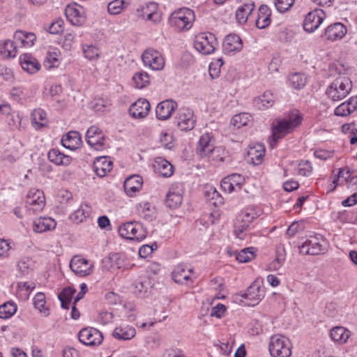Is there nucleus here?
I'll use <instances>...</instances> for the list:
<instances>
[{
    "label": "nucleus",
    "mask_w": 357,
    "mask_h": 357,
    "mask_svg": "<svg viewBox=\"0 0 357 357\" xmlns=\"http://www.w3.org/2000/svg\"><path fill=\"white\" fill-rule=\"evenodd\" d=\"M303 117L298 112H294L284 119L276 121L272 126V139L270 146L273 148L278 140L291 132L302 122Z\"/></svg>",
    "instance_id": "nucleus-1"
},
{
    "label": "nucleus",
    "mask_w": 357,
    "mask_h": 357,
    "mask_svg": "<svg viewBox=\"0 0 357 357\" xmlns=\"http://www.w3.org/2000/svg\"><path fill=\"white\" fill-rule=\"evenodd\" d=\"M197 153L202 158L207 157L215 162H223L225 150L215 146V139L211 133L201 135L197 147Z\"/></svg>",
    "instance_id": "nucleus-2"
},
{
    "label": "nucleus",
    "mask_w": 357,
    "mask_h": 357,
    "mask_svg": "<svg viewBox=\"0 0 357 357\" xmlns=\"http://www.w3.org/2000/svg\"><path fill=\"white\" fill-rule=\"evenodd\" d=\"M352 83L350 78L345 75L338 76L328 87L326 94L333 101L344 98L351 91Z\"/></svg>",
    "instance_id": "nucleus-3"
},
{
    "label": "nucleus",
    "mask_w": 357,
    "mask_h": 357,
    "mask_svg": "<svg viewBox=\"0 0 357 357\" xmlns=\"http://www.w3.org/2000/svg\"><path fill=\"white\" fill-rule=\"evenodd\" d=\"M292 345L289 340L279 334L270 337L268 351L271 357H290Z\"/></svg>",
    "instance_id": "nucleus-4"
},
{
    "label": "nucleus",
    "mask_w": 357,
    "mask_h": 357,
    "mask_svg": "<svg viewBox=\"0 0 357 357\" xmlns=\"http://www.w3.org/2000/svg\"><path fill=\"white\" fill-rule=\"evenodd\" d=\"M119 235L126 239L141 241L145 238L146 231L139 222H125L119 227Z\"/></svg>",
    "instance_id": "nucleus-5"
},
{
    "label": "nucleus",
    "mask_w": 357,
    "mask_h": 357,
    "mask_svg": "<svg viewBox=\"0 0 357 357\" xmlns=\"http://www.w3.org/2000/svg\"><path fill=\"white\" fill-rule=\"evenodd\" d=\"M195 20L194 12L187 8H183L172 13L169 22L178 30H188Z\"/></svg>",
    "instance_id": "nucleus-6"
},
{
    "label": "nucleus",
    "mask_w": 357,
    "mask_h": 357,
    "mask_svg": "<svg viewBox=\"0 0 357 357\" xmlns=\"http://www.w3.org/2000/svg\"><path fill=\"white\" fill-rule=\"evenodd\" d=\"M326 243L325 239L321 235L310 236L300 247L301 254L307 255H317L324 254L326 252Z\"/></svg>",
    "instance_id": "nucleus-7"
},
{
    "label": "nucleus",
    "mask_w": 357,
    "mask_h": 357,
    "mask_svg": "<svg viewBox=\"0 0 357 357\" xmlns=\"http://www.w3.org/2000/svg\"><path fill=\"white\" fill-rule=\"evenodd\" d=\"M217 44L215 36L211 33H200L195 36L194 40L195 50L204 55L212 54Z\"/></svg>",
    "instance_id": "nucleus-8"
},
{
    "label": "nucleus",
    "mask_w": 357,
    "mask_h": 357,
    "mask_svg": "<svg viewBox=\"0 0 357 357\" xmlns=\"http://www.w3.org/2000/svg\"><path fill=\"white\" fill-rule=\"evenodd\" d=\"M142 59L145 66L153 70H161L165 67V59L162 54L153 50L148 49L142 55Z\"/></svg>",
    "instance_id": "nucleus-9"
},
{
    "label": "nucleus",
    "mask_w": 357,
    "mask_h": 357,
    "mask_svg": "<svg viewBox=\"0 0 357 357\" xmlns=\"http://www.w3.org/2000/svg\"><path fill=\"white\" fill-rule=\"evenodd\" d=\"M175 119L177 127L183 131L192 130L196 123V117L193 112L188 108L180 109Z\"/></svg>",
    "instance_id": "nucleus-10"
},
{
    "label": "nucleus",
    "mask_w": 357,
    "mask_h": 357,
    "mask_svg": "<svg viewBox=\"0 0 357 357\" xmlns=\"http://www.w3.org/2000/svg\"><path fill=\"white\" fill-rule=\"evenodd\" d=\"M72 271L79 277H85L92 273L93 264L80 256H74L70 263Z\"/></svg>",
    "instance_id": "nucleus-11"
},
{
    "label": "nucleus",
    "mask_w": 357,
    "mask_h": 357,
    "mask_svg": "<svg viewBox=\"0 0 357 357\" xmlns=\"http://www.w3.org/2000/svg\"><path fill=\"white\" fill-rule=\"evenodd\" d=\"M80 342L86 346H96L103 340L102 333L95 328L87 327L82 328L78 333Z\"/></svg>",
    "instance_id": "nucleus-12"
},
{
    "label": "nucleus",
    "mask_w": 357,
    "mask_h": 357,
    "mask_svg": "<svg viewBox=\"0 0 357 357\" xmlns=\"http://www.w3.org/2000/svg\"><path fill=\"white\" fill-rule=\"evenodd\" d=\"M86 141L93 149L102 150L105 147V139L102 131L95 126H91L86 132Z\"/></svg>",
    "instance_id": "nucleus-13"
},
{
    "label": "nucleus",
    "mask_w": 357,
    "mask_h": 357,
    "mask_svg": "<svg viewBox=\"0 0 357 357\" xmlns=\"http://www.w3.org/2000/svg\"><path fill=\"white\" fill-rule=\"evenodd\" d=\"M26 204L28 209L33 213L40 212L45 204L43 192L38 189L30 190L26 197Z\"/></svg>",
    "instance_id": "nucleus-14"
},
{
    "label": "nucleus",
    "mask_w": 357,
    "mask_h": 357,
    "mask_svg": "<svg viewBox=\"0 0 357 357\" xmlns=\"http://www.w3.org/2000/svg\"><path fill=\"white\" fill-rule=\"evenodd\" d=\"M183 188L181 183L172 184L165 198V204L169 208H176L182 203Z\"/></svg>",
    "instance_id": "nucleus-15"
},
{
    "label": "nucleus",
    "mask_w": 357,
    "mask_h": 357,
    "mask_svg": "<svg viewBox=\"0 0 357 357\" xmlns=\"http://www.w3.org/2000/svg\"><path fill=\"white\" fill-rule=\"evenodd\" d=\"M65 13L68 21L74 26H81L85 22V10L77 3L67 6Z\"/></svg>",
    "instance_id": "nucleus-16"
},
{
    "label": "nucleus",
    "mask_w": 357,
    "mask_h": 357,
    "mask_svg": "<svg viewBox=\"0 0 357 357\" xmlns=\"http://www.w3.org/2000/svg\"><path fill=\"white\" fill-rule=\"evenodd\" d=\"M326 15L321 9H315L310 12L303 22L304 29L309 33L314 31L321 25Z\"/></svg>",
    "instance_id": "nucleus-17"
},
{
    "label": "nucleus",
    "mask_w": 357,
    "mask_h": 357,
    "mask_svg": "<svg viewBox=\"0 0 357 357\" xmlns=\"http://www.w3.org/2000/svg\"><path fill=\"white\" fill-rule=\"evenodd\" d=\"M245 182L244 178L238 174H233L225 177L221 182L222 189L228 193L241 190Z\"/></svg>",
    "instance_id": "nucleus-18"
},
{
    "label": "nucleus",
    "mask_w": 357,
    "mask_h": 357,
    "mask_svg": "<svg viewBox=\"0 0 357 357\" xmlns=\"http://www.w3.org/2000/svg\"><path fill=\"white\" fill-rule=\"evenodd\" d=\"M193 268L187 267L185 265L178 264L172 273V277L176 283L184 284L193 282Z\"/></svg>",
    "instance_id": "nucleus-19"
},
{
    "label": "nucleus",
    "mask_w": 357,
    "mask_h": 357,
    "mask_svg": "<svg viewBox=\"0 0 357 357\" xmlns=\"http://www.w3.org/2000/svg\"><path fill=\"white\" fill-rule=\"evenodd\" d=\"M150 109L149 102L146 99L139 98L130 105L129 112L135 119H142L149 114Z\"/></svg>",
    "instance_id": "nucleus-20"
},
{
    "label": "nucleus",
    "mask_w": 357,
    "mask_h": 357,
    "mask_svg": "<svg viewBox=\"0 0 357 357\" xmlns=\"http://www.w3.org/2000/svg\"><path fill=\"white\" fill-rule=\"evenodd\" d=\"M264 287L257 282H254L246 290L244 298L250 302L249 305L255 306L264 297Z\"/></svg>",
    "instance_id": "nucleus-21"
},
{
    "label": "nucleus",
    "mask_w": 357,
    "mask_h": 357,
    "mask_svg": "<svg viewBox=\"0 0 357 357\" xmlns=\"http://www.w3.org/2000/svg\"><path fill=\"white\" fill-rule=\"evenodd\" d=\"M137 12L143 19L154 23L160 22L161 19L160 13L158 12V4L154 2H149L142 6L137 9Z\"/></svg>",
    "instance_id": "nucleus-22"
},
{
    "label": "nucleus",
    "mask_w": 357,
    "mask_h": 357,
    "mask_svg": "<svg viewBox=\"0 0 357 357\" xmlns=\"http://www.w3.org/2000/svg\"><path fill=\"white\" fill-rule=\"evenodd\" d=\"M176 108L177 103L172 100L162 101L155 108L156 117L160 120L168 119Z\"/></svg>",
    "instance_id": "nucleus-23"
},
{
    "label": "nucleus",
    "mask_w": 357,
    "mask_h": 357,
    "mask_svg": "<svg viewBox=\"0 0 357 357\" xmlns=\"http://www.w3.org/2000/svg\"><path fill=\"white\" fill-rule=\"evenodd\" d=\"M346 26L337 22L329 25L325 30L324 37L326 40L335 41L342 39L347 33Z\"/></svg>",
    "instance_id": "nucleus-24"
},
{
    "label": "nucleus",
    "mask_w": 357,
    "mask_h": 357,
    "mask_svg": "<svg viewBox=\"0 0 357 357\" xmlns=\"http://www.w3.org/2000/svg\"><path fill=\"white\" fill-rule=\"evenodd\" d=\"M102 264L107 270L126 269L127 265L123 256L119 253H113L102 259Z\"/></svg>",
    "instance_id": "nucleus-25"
},
{
    "label": "nucleus",
    "mask_w": 357,
    "mask_h": 357,
    "mask_svg": "<svg viewBox=\"0 0 357 357\" xmlns=\"http://www.w3.org/2000/svg\"><path fill=\"white\" fill-rule=\"evenodd\" d=\"M223 51L227 54L240 52L243 48L241 38L236 34L227 35L222 44Z\"/></svg>",
    "instance_id": "nucleus-26"
},
{
    "label": "nucleus",
    "mask_w": 357,
    "mask_h": 357,
    "mask_svg": "<svg viewBox=\"0 0 357 357\" xmlns=\"http://www.w3.org/2000/svg\"><path fill=\"white\" fill-rule=\"evenodd\" d=\"M20 62L22 69L30 74L36 73L40 68V63L29 54L21 55Z\"/></svg>",
    "instance_id": "nucleus-27"
},
{
    "label": "nucleus",
    "mask_w": 357,
    "mask_h": 357,
    "mask_svg": "<svg viewBox=\"0 0 357 357\" xmlns=\"http://www.w3.org/2000/svg\"><path fill=\"white\" fill-rule=\"evenodd\" d=\"M56 222L50 217H40L34 220L33 229L36 233H43L56 227Z\"/></svg>",
    "instance_id": "nucleus-28"
},
{
    "label": "nucleus",
    "mask_w": 357,
    "mask_h": 357,
    "mask_svg": "<svg viewBox=\"0 0 357 357\" xmlns=\"http://www.w3.org/2000/svg\"><path fill=\"white\" fill-rule=\"evenodd\" d=\"M153 168L155 172L164 177H169L174 172L173 165L161 157H158L155 159Z\"/></svg>",
    "instance_id": "nucleus-29"
},
{
    "label": "nucleus",
    "mask_w": 357,
    "mask_h": 357,
    "mask_svg": "<svg viewBox=\"0 0 357 357\" xmlns=\"http://www.w3.org/2000/svg\"><path fill=\"white\" fill-rule=\"evenodd\" d=\"M93 169L96 175L105 176L112 168V162L107 157H99L93 162Z\"/></svg>",
    "instance_id": "nucleus-30"
},
{
    "label": "nucleus",
    "mask_w": 357,
    "mask_h": 357,
    "mask_svg": "<svg viewBox=\"0 0 357 357\" xmlns=\"http://www.w3.org/2000/svg\"><path fill=\"white\" fill-rule=\"evenodd\" d=\"M143 180L138 175H132L126 179L124 181V190L126 194L132 197L135 192H138L142 187Z\"/></svg>",
    "instance_id": "nucleus-31"
},
{
    "label": "nucleus",
    "mask_w": 357,
    "mask_h": 357,
    "mask_svg": "<svg viewBox=\"0 0 357 357\" xmlns=\"http://www.w3.org/2000/svg\"><path fill=\"white\" fill-rule=\"evenodd\" d=\"M135 328L126 324H122L116 327L112 333L114 338L120 340H131L135 336Z\"/></svg>",
    "instance_id": "nucleus-32"
},
{
    "label": "nucleus",
    "mask_w": 357,
    "mask_h": 357,
    "mask_svg": "<svg viewBox=\"0 0 357 357\" xmlns=\"http://www.w3.org/2000/svg\"><path fill=\"white\" fill-rule=\"evenodd\" d=\"M357 108V97H351L347 102H342L335 109V114L338 116H347Z\"/></svg>",
    "instance_id": "nucleus-33"
},
{
    "label": "nucleus",
    "mask_w": 357,
    "mask_h": 357,
    "mask_svg": "<svg viewBox=\"0 0 357 357\" xmlns=\"http://www.w3.org/2000/svg\"><path fill=\"white\" fill-rule=\"evenodd\" d=\"M261 213V210L259 207L249 206L244 208V210L238 215V221L245 222L246 224H250L254 219L258 218Z\"/></svg>",
    "instance_id": "nucleus-34"
},
{
    "label": "nucleus",
    "mask_w": 357,
    "mask_h": 357,
    "mask_svg": "<svg viewBox=\"0 0 357 357\" xmlns=\"http://www.w3.org/2000/svg\"><path fill=\"white\" fill-rule=\"evenodd\" d=\"M47 158L49 160L56 165L68 166L72 162L70 156L61 153L58 149H52L48 152Z\"/></svg>",
    "instance_id": "nucleus-35"
},
{
    "label": "nucleus",
    "mask_w": 357,
    "mask_h": 357,
    "mask_svg": "<svg viewBox=\"0 0 357 357\" xmlns=\"http://www.w3.org/2000/svg\"><path fill=\"white\" fill-rule=\"evenodd\" d=\"M63 146L68 149L74 150L81 144V137L78 132L70 131L61 139Z\"/></svg>",
    "instance_id": "nucleus-36"
},
{
    "label": "nucleus",
    "mask_w": 357,
    "mask_h": 357,
    "mask_svg": "<svg viewBox=\"0 0 357 357\" xmlns=\"http://www.w3.org/2000/svg\"><path fill=\"white\" fill-rule=\"evenodd\" d=\"M32 126L36 129H40L46 127L48 123L46 112L40 109H35L31 114Z\"/></svg>",
    "instance_id": "nucleus-37"
},
{
    "label": "nucleus",
    "mask_w": 357,
    "mask_h": 357,
    "mask_svg": "<svg viewBox=\"0 0 357 357\" xmlns=\"http://www.w3.org/2000/svg\"><path fill=\"white\" fill-rule=\"evenodd\" d=\"M255 23L259 29H264L270 24L271 10L267 6L262 5L259 7Z\"/></svg>",
    "instance_id": "nucleus-38"
},
{
    "label": "nucleus",
    "mask_w": 357,
    "mask_h": 357,
    "mask_svg": "<svg viewBox=\"0 0 357 357\" xmlns=\"http://www.w3.org/2000/svg\"><path fill=\"white\" fill-rule=\"evenodd\" d=\"M136 212L141 218L151 221L155 217V208L149 202L139 203L136 206Z\"/></svg>",
    "instance_id": "nucleus-39"
},
{
    "label": "nucleus",
    "mask_w": 357,
    "mask_h": 357,
    "mask_svg": "<svg viewBox=\"0 0 357 357\" xmlns=\"http://www.w3.org/2000/svg\"><path fill=\"white\" fill-rule=\"evenodd\" d=\"M350 336L351 332L347 328L342 326L334 327L331 331L332 340L340 344L347 342Z\"/></svg>",
    "instance_id": "nucleus-40"
},
{
    "label": "nucleus",
    "mask_w": 357,
    "mask_h": 357,
    "mask_svg": "<svg viewBox=\"0 0 357 357\" xmlns=\"http://www.w3.org/2000/svg\"><path fill=\"white\" fill-rule=\"evenodd\" d=\"M17 47L13 41L3 40L0 41V54L3 58H14L17 55Z\"/></svg>",
    "instance_id": "nucleus-41"
},
{
    "label": "nucleus",
    "mask_w": 357,
    "mask_h": 357,
    "mask_svg": "<svg viewBox=\"0 0 357 357\" xmlns=\"http://www.w3.org/2000/svg\"><path fill=\"white\" fill-rule=\"evenodd\" d=\"M15 39L20 42L24 47H31L33 45L36 37L33 33L17 31L14 34Z\"/></svg>",
    "instance_id": "nucleus-42"
},
{
    "label": "nucleus",
    "mask_w": 357,
    "mask_h": 357,
    "mask_svg": "<svg viewBox=\"0 0 357 357\" xmlns=\"http://www.w3.org/2000/svg\"><path fill=\"white\" fill-rule=\"evenodd\" d=\"M254 8L255 4L252 2L244 3L238 7L236 13V18L238 23L243 24L246 22Z\"/></svg>",
    "instance_id": "nucleus-43"
},
{
    "label": "nucleus",
    "mask_w": 357,
    "mask_h": 357,
    "mask_svg": "<svg viewBox=\"0 0 357 357\" xmlns=\"http://www.w3.org/2000/svg\"><path fill=\"white\" fill-rule=\"evenodd\" d=\"M248 156L252 162L255 165L261 163L263 158L265 155V148L261 144H257L253 147H250L248 151Z\"/></svg>",
    "instance_id": "nucleus-44"
},
{
    "label": "nucleus",
    "mask_w": 357,
    "mask_h": 357,
    "mask_svg": "<svg viewBox=\"0 0 357 357\" xmlns=\"http://www.w3.org/2000/svg\"><path fill=\"white\" fill-rule=\"evenodd\" d=\"M91 208L86 205H81L78 209L75 211L73 213L70 215V218L74 222L79 224L84 222L90 215Z\"/></svg>",
    "instance_id": "nucleus-45"
},
{
    "label": "nucleus",
    "mask_w": 357,
    "mask_h": 357,
    "mask_svg": "<svg viewBox=\"0 0 357 357\" xmlns=\"http://www.w3.org/2000/svg\"><path fill=\"white\" fill-rule=\"evenodd\" d=\"M61 54L59 50L49 51L44 61V66L47 69L57 68L60 64Z\"/></svg>",
    "instance_id": "nucleus-46"
},
{
    "label": "nucleus",
    "mask_w": 357,
    "mask_h": 357,
    "mask_svg": "<svg viewBox=\"0 0 357 357\" xmlns=\"http://www.w3.org/2000/svg\"><path fill=\"white\" fill-rule=\"evenodd\" d=\"M274 103V97L272 93L265 92L262 96L255 100V105L260 109H267Z\"/></svg>",
    "instance_id": "nucleus-47"
},
{
    "label": "nucleus",
    "mask_w": 357,
    "mask_h": 357,
    "mask_svg": "<svg viewBox=\"0 0 357 357\" xmlns=\"http://www.w3.org/2000/svg\"><path fill=\"white\" fill-rule=\"evenodd\" d=\"M134 86L137 89H143L150 83V77L146 72H137L132 76Z\"/></svg>",
    "instance_id": "nucleus-48"
},
{
    "label": "nucleus",
    "mask_w": 357,
    "mask_h": 357,
    "mask_svg": "<svg viewBox=\"0 0 357 357\" xmlns=\"http://www.w3.org/2000/svg\"><path fill=\"white\" fill-rule=\"evenodd\" d=\"M289 84L296 89L303 88L307 82V77L305 74L295 73L289 77Z\"/></svg>",
    "instance_id": "nucleus-49"
},
{
    "label": "nucleus",
    "mask_w": 357,
    "mask_h": 357,
    "mask_svg": "<svg viewBox=\"0 0 357 357\" xmlns=\"http://www.w3.org/2000/svg\"><path fill=\"white\" fill-rule=\"evenodd\" d=\"M75 293V290L71 287L64 288L59 295V298L63 308L68 309L69 307L71 299Z\"/></svg>",
    "instance_id": "nucleus-50"
},
{
    "label": "nucleus",
    "mask_w": 357,
    "mask_h": 357,
    "mask_svg": "<svg viewBox=\"0 0 357 357\" xmlns=\"http://www.w3.org/2000/svg\"><path fill=\"white\" fill-rule=\"evenodd\" d=\"M17 311V305L15 303L9 301L0 305V318L8 319Z\"/></svg>",
    "instance_id": "nucleus-51"
},
{
    "label": "nucleus",
    "mask_w": 357,
    "mask_h": 357,
    "mask_svg": "<svg viewBox=\"0 0 357 357\" xmlns=\"http://www.w3.org/2000/svg\"><path fill=\"white\" fill-rule=\"evenodd\" d=\"M250 121V114L243 112L234 115L231 119V124L234 127L240 128L243 126H247Z\"/></svg>",
    "instance_id": "nucleus-52"
},
{
    "label": "nucleus",
    "mask_w": 357,
    "mask_h": 357,
    "mask_svg": "<svg viewBox=\"0 0 357 357\" xmlns=\"http://www.w3.org/2000/svg\"><path fill=\"white\" fill-rule=\"evenodd\" d=\"M149 286V284L146 280L137 279L133 283L134 292L135 294L142 296L146 293Z\"/></svg>",
    "instance_id": "nucleus-53"
},
{
    "label": "nucleus",
    "mask_w": 357,
    "mask_h": 357,
    "mask_svg": "<svg viewBox=\"0 0 357 357\" xmlns=\"http://www.w3.org/2000/svg\"><path fill=\"white\" fill-rule=\"evenodd\" d=\"M252 248H245L237 252L236 255V260L241 263H246L254 259L255 255Z\"/></svg>",
    "instance_id": "nucleus-54"
},
{
    "label": "nucleus",
    "mask_w": 357,
    "mask_h": 357,
    "mask_svg": "<svg viewBox=\"0 0 357 357\" xmlns=\"http://www.w3.org/2000/svg\"><path fill=\"white\" fill-rule=\"evenodd\" d=\"M123 0H114L109 2L107 5V10L111 15H118L124 9Z\"/></svg>",
    "instance_id": "nucleus-55"
},
{
    "label": "nucleus",
    "mask_w": 357,
    "mask_h": 357,
    "mask_svg": "<svg viewBox=\"0 0 357 357\" xmlns=\"http://www.w3.org/2000/svg\"><path fill=\"white\" fill-rule=\"evenodd\" d=\"M342 131L349 135L350 137V144H355L357 142V129L355 128V125L350 124H344L342 127Z\"/></svg>",
    "instance_id": "nucleus-56"
},
{
    "label": "nucleus",
    "mask_w": 357,
    "mask_h": 357,
    "mask_svg": "<svg viewBox=\"0 0 357 357\" xmlns=\"http://www.w3.org/2000/svg\"><path fill=\"white\" fill-rule=\"evenodd\" d=\"M223 65L222 59H218L209 65L208 73L211 78L215 79L219 77L220 67Z\"/></svg>",
    "instance_id": "nucleus-57"
},
{
    "label": "nucleus",
    "mask_w": 357,
    "mask_h": 357,
    "mask_svg": "<svg viewBox=\"0 0 357 357\" xmlns=\"http://www.w3.org/2000/svg\"><path fill=\"white\" fill-rule=\"evenodd\" d=\"M298 173L303 176H309L312 172V167L308 160H302L298 164Z\"/></svg>",
    "instance_id": "nucleus-58"
},
{
    "label": "nucleus",
    "mask_w": 357,
    "mask_h": 357,
    "mask_svg": "<svg viewBox=\"0 0 357 357\" xmlns=\"http://www.w3.org/2000/svg\"><path fill=\"white\" fill-rule=\"evenodd\" d=\"M83 52L86 59L89 60H93L98 57V49L93 45H83Z\"/></svg>",
    "instance_id": "nucleus-59"
},
{
    "label": "nucleus",
    "mask_w": 357,
    "mask_h": 357,
    "mask_svg": "<svg viewBox=\"0 0 357 357\" xmlns=\"http://www.w3.org/2000/svg\"><path fill=\"white\" fill-rule=\"evenodd\" d=\"M249 224H246L245 222H238L237 220L234 227V233L236 236L239 239H244L245 237V231H247Z\"/></svg>",
    "instance_id": "nucleus-60"
},
{
    "label": "nucleus",
    "mask_w": 357,
    "mask_h": 357,
    "mask_svg": "<svg viewBox=\"0 0 357 357\" xmlns=\"http://www.w3.org/2000/svg\"><path fill=\"white\" fill-rule=\"evenodd\" d=\"M206 194L208 199L214 200L213 202L214 205L222 204V197L215 188L212 186L208 187Z\"/></svg>",
    "instance_id": "nucleus-61"
},
{
    "label": "nucleus",
    "mask_w": 357,
    "mask_h": 357,
    "mask_svg": "<svg viewBox=\"0 0 357 357\" xmlns=\"http://www.w3.org/2000/svg\"><path fill=\"white\" fill-rule=\"evenodd\" d=\"M294 0H276L275 6L280 13L288 10L294 4Z\"/></svg>",
    "instance_id": "nucleus-62"
},
{
    "label": "nucleus",
    "mask_w": 357,
    "mask_h": 357,
    "mask_svg": "<svg viewBox=\"0 0 357 357\" xmlns=\"http://www.w3.org/2000/svg\"><path fill=\"white\" fill-rule=\"evenodd\" d=\"M160 142L162 146L167 149H171L174 146L172 135L167 132L161 134Z\"/></svg>",
    "instance_id": "nucleus-63"
},
{
    "label": "nucleus",
    "mask_w": 357,
    "mask_h": 357,
    "mask_svg": "<svg viewBox=\"0 0 357 357\" xmlns=\"http://www.w3.org/2000/svg\"><path fill=\"white\" fill-rule=\"evenodd\" d=\"M33 304L36 309L39 310L40 312H43L45 305V294L41 292L37 293L33 298Z\"/></svg>",
    "instance_id": "nucleus-64"
}]
</instances>
